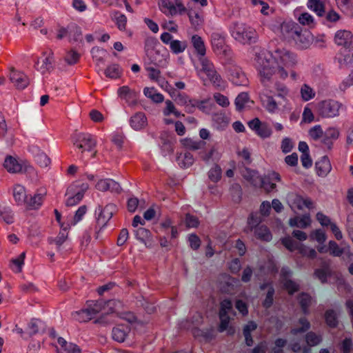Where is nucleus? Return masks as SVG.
I'll return each instance as SVG.
<instances>
[{
    "label": "nucleus",
    "instance_id": "f257e3e1",
    "mask_svg": "<svg viewBox=\"0 0 353 353\" xmlns=\"http://www.w3.org/2000/svg\"><path fill=\"white\" fill-rule=\"evenodd\" d=\"M72 140L74 147L81 153V159L83 158V154L85 152H93L91 157H94L96 156L97 151L94 149L97 142L92 134L81 132L75 133Z\"/></svg>",
    "mask_w": 353,
    "mask_h": 353
},
{
    "label": "nucleus",
    "instance_id": "f03ea898",
    "mask_svg": "<svg viewBox=\"0 0 353 353\" xmlns=\"http://www.w3.org/2000/svg\"><path fill=\"white\" fill-rule=\"evenodd\" d=\"M145 56L143 58L144 67L149 72L148 75L151 80L154 79V39L149 37L145 43Z\"/></svg>",
    "mask_w": 353,
    "mask_h": 353
},
{
    "label": "nucleus",
    "instance_id": "7ed1b4c3",
    "mask_svg": "<svg viewBox=\"0 0 353 353\" xmlns=\"http://www.w3.org/2000/svg\"><path fill=\"white\" fill-rule=\"evenodd\" d=\"M159 6L163 13L172 16L177 14H182L187 12L182 0H159Z\"/></svg>",
    "mask_w": 353,
    "mask_h": 353
},
{
    "label": "nucleus",
    "instance_id": "20e7f679",
    "mask_svg": "<svg viewBox=\"0 0 353 353\" xmlns=\"http://www.w3.org/2000/svg\"><path fill=\"white\" fill-rule=\"evenodd\" d=\"M234 39L243 44H252L257 41L256 31L250 27H237L234 32Z\"/></svg>",
    "mask_w": 353,
    "mask_h": 353
},
{
    "label": "nucleus",
    "instance_id": "39448f33",
    "mask_svg": "<svg viewBox=\"0 0 353 353\" xmlns=\"http://www.w3.org/2000/svg\"><path fill=\"white\" fill-rule=\"evenodd\" d=\"M341 105L334 100H326L319 103V111L323 117H334L339 115Z\"/></svg>",
    "mask_w": 353,
    "mask_h": 353
},
{
    "label": "nucleus",
    "instance_id": "423d86ee",
    "mask_svg": "<svg viewBox=\"0 0 353 353\" xmlns=\"http://www.w3.org/2000/svg\"><path fill=\"white\" fill-rule=\"evenodd\" d=\"M281 180V176L279 173L271 172L261 177L259 187L263 188L266 193L275 192L276 190V183L280 182Z\"/></svg>",
    "mask_w": 353,
    "mask_h": 353
},
{
    "label": "nucleus",
    "instance_id": "0eeeda50",
    "mask_svg": "<svg viewBox=\"0 0 353 353\" xmlns=\"http://www.w3.org/2000/svg\"><path fill=\"white\" fill-rule=\"evenodd\" d=\"M212 46L214 52L227 57L230 54V48L226 44L225 39L223 36L219 33H214L212 35Z\"/></svg>",
    "mask_w": 353,
    "mask_h": 353
},
{
    "label": "nucleus",
    "instance_id": "6e6552de",
    "mask_svg": "<svg viewBox=\"0 0 353 353\" xmlns=\"http://www.w3.org/2000/svg\"><path fill=\"white\" fill-rule=\"evenodd\" d=\"M301 27L293 21H284L281 24L280 31L283 38L285 40H292L295 39Z\"/></svg>",
    "mask_w": 353,
    "mask_h": 353
},
{
    "label": "nucleus",
    "instance_id": "1a4fd4ad",
    "mask_svg": "<svg viewBox=\"0 0 353 353\" xmlns=\"http://www.w3.org/2000/svg\"><path fill=\"white\" fill-rule=\"evenodd\" d=\"M10 80L18 89H24L29 84L28 77L24 73L15 70L14 68H10Z\"/></svg>",
    "mask_w": 353,
    "mask_h": 353
},
{
    "label": "nucleus",
    "instance_id": "9d476101",
    "mask_svg": "<svg viewBox=\"0 0 353 353\" xmlns=\"http://www.w3.org/2000/svg\"><path fill=\"white\" fill-rule=\"evenodd\" d=\"M201 61L202 70L208 76L211 81L214 84L219 85L221 83V77L216 74L213 64L203 57L201 58Z\"/></svg>",
    "mask_w": 353,
    "mask_h": 353
},
{
    "label": "nucleus",
    "instance_id": "9b49d317",
    "mask_svg": "<svg viewBox=\"0 0 353 353\" xmlns=\"http://www.w3.org/2000/svg\"><path fill=\"white\" fill-rule=\"evenodd\" d=\"M95 188L102 192L110 191L112 192L119 193L121 190L120 185L115 181L110 179H101L99 180Z\"/></svg>",
    "mask_w": 353,
    "mask_h": 353
},
{
    "label": "nucleus",
    "instance_id": "f8f14e48",
    "mask_svg": "<svg viewBox=\"0 0 353 353\" xmlns=\"http://www.w3.org/2000/svg\"><path fill=\"white\" fill-rule=\"evenodd\" d=\"M274 63L265 59H259V73L263 79L269 80L274 72Z\"/></svg>",
    "mask_w": 353,
    "mask_h": 353
},
{
    "label": "nucleus",
    "instance_id": "ddd939ff",
    "mask_svg": "<svg viewBox=\"0 0 353 353\" xmlns=\"http://www.w3.org/2000/svg\"><path fill=\"white\" fill-rule=\"evenodd\" d=\"M114 205L112 204L106 205L103 208H99V214L97 218V225L105 226L112 218Z\"/></svg>",
    "mask_w": 353,
    "mask_h": 353
},
{
    "label": "nucleus",
    "instance_id": "4468645a",
    "mask_svg": "<svg viewBox=\"0 0 353 353\" xmlns=\"http://www.w3.org/2000/svg\"><path fill=\"white\" fill-rule=\"evenodd\" d=\"M136 238L143 242L146 247L152 248L154 246V241L152 232L144 228H139L134 230Z\"/></svg>",
    "mask_w": 353,
    "mask_h": 353
},
{
    "label": "nucleus",
    "instance_id": "2eb2a0df",
    "mask_svg": "<svg viewBox=\"0 0 353 353\" xmlns=\"http://www.w3.org/2000/svg\"><path fill=\"white\" fill-rule=\"evenodd\" d=\"M130 125L134 130H141L148 125V119L143 112H138L130 119Z\"/></svg>",
    "mask_w": 353,
    "mask_h": 353
},
{
    "label": "nucleus",
    "instance_id": "dca6fc26",
    "mask_svg": "<svg viewBox=\"0 0 353 353\" xmlns=\"http://www.w3.org/2000/svg\"><path fill=\"white\" fill-rule=\"evenodd\" d=\"M312 41L313 37L312 33L309 30H303L301 28L294 39V41L302 48H307L312 43Z\"/></svg>",
    "mask_w": 353,
    "mask_h": 353
},
{
    "label": "nucleus",
    "instance_id": "f3484780",
    "mask_svg": "<svg viewBox=\"0 0 353 353\" xmlns=\"http://www.w3.org/2000/svg\"><path fill=\"white\" fill-rule=\"evenodd\" d=\"M3 166L10 173H19L22 171L23 168V164L12 156L6 157Z\"/></svg>",
    "mask_w": 353,
    "mask_h": 353
},
{
    "label": "nucleus",
    "instance_id": "a211bd4d",
    "mask_svg": "<svg viewBox=\"0 0 353 353\" xmlns=\"http://www.w3.org/2000/svg\"><path fill=\"white\" fill-rule=\"evenodd\" d=\"M46 325L44 322L39 319H32L28 324L26 333L30 336L45 332Z\"/></svg>",
    "mask_w": 353,
    "mask_h": 353
},
{
    "label": "nucleus",
    "instance_id": "6ab92c4d",
    "mask_svg": "<svg viewBox=\"0 0 353 353\" xmlns=\"http://www.w3.org/2000/svg\"><path fill=\"white\" fill-rule=\"evenodd\" d=\"M316 169L319 176H325L332 170V165L327 157H323L316 163Z\"/></svg>",
    "mask_w": 353,
    "mask_h": 353
},
{
    "label": "nucleus",
    "instance_id": "aec40b11",
    "mask_svg": "<svg viewBox=\"0 0 353 353\" xmlns=\"http://www.w3.org/2000/svg\"><path fill=\"white\" fill-rule=\"evenodd\" d=\"M352 34L347 30H339L335 35V42L339 46L348 47L352 43Z\"/></svg>",
    "mask_w": 353,
    "mask_h": 353
},
{
    "label": "nucleus",
    "instance_id": "412c9836",
    "mask_svg": "<svg viewBox=\"0 0 353 353\" xmlns=\"http://www.w3.org/2000/svg\"><path fill=\"white\" fill-rule=\"evenodd\" d=\"M145 208L144 200H139L134 196H130L127 200V210L130 213H134L137 210H143Z\"/></svg>",
    "mask_w": 353,
    "mask_h": 353
},
{
    "label": "nucleus",
    "instance_id": "4be33fe9",
    "mask_svg": "<svg viewBox=\"0 0 353 353\" xmlns=\"http://www.w3.org/2000/svg\"><path fill=\"white\" fill-rule=\"evenodd\" d=\"M128 332V327L122 325H118L112 329V339L117 342L123 343L125 341Z\"/></svg>",
    "mask_w": 353,
    "mask_h": 353
},
{
    "label": "nucleus",
    "instance_id": "5701e85b",
    "mask_svg": "<svg viewBox=\"0 0 353 353\" xmlns=\"http://www.w3.org/2000/svg\"><path fill=\"white\" fill-rule=\"evenodd\" d=\"M13 196L19 205L26 203L28 196L25 188L19 184L14 185L13 187Z\"/></svg>",
    "mask_w": 353,
    "mask_h": 353
},
{
    "label": "nucleus",
    "instance_id": "b1692460",
    "mask_svg": "<svg viewBox=\"0 0 353 353\" xmlns=\"http://www.w3.org/2000/svg\"><path fill=\"white\" fill-rule=\"evenodd\" d=\"M275 54L285 65H290L295 63L293 54L285 49H277Z\"/></svg>",
    "mask_w": 353,
    "mask_h": 353
},
{
    "label": "nucleus",
    "instance_id": "393cba45",
    "mask_svg": "<svg viewBox=\"0 0 353 353\" xmlns=\"http://www.w3.org/2000/svg\"><path fill=\"white\" fill-rule=\"evenodd\" d=\"M311 219L310 215H303V216H295L294 218L290 219L289 224L292 227H298L301 228H305L310 225Z\"/></svg>",
    "mask_w": 353,
    "mask_h": 353
},
{
    "label": "nucleus",
    "instance_id": "a878e982",
    "mask_svg": "<svg viewBox=\"0 0 353 353\" xmlns=\"http://www.w3.org/2000/svg\"><path fill=\"white\" fill-rule=\"evenodd\" d=\"M176 100L177 103L181 105L185 106V111L188 113L193 112V100L190 99L187 94L179 93L176 96Z\"/></svg>",
    "mask_w": 353,
    "mask_h": 353
},
{
    "label": "nucleus",
    "instance_id": "bb28decb",
    "mask_svg": "<svg viewBox=\"0 0 353 353\" xmlns=\"http://www.w3.org/2000/svg\"><path fill=\"white\" fill-rule=\"evenodd\" d=\"M193 334L195 337L200 338L205 341H210L215 336L214 330L212 327L205 330L194 329Z\"/></svg>",
    "mask_w": 353,
    "mask_h": 353
},
{
    "label": "nucleus",
    "instance_id": "cd10ccee",
    "mask_svg": "<svg viewBox=\"0 0 353 353\" xmlns=\"http://www.w3.org/2000/svg\"><path fill=\"white\" fill-rule=\"evenodd\" d=\"M243 177L248 181L252 185L258 187L261 179V176L255 170L246 168L243 174Z\"/></svg>",
    "mask_w": 353,
    "mask_h": 353
},
{
    "label": "nucleus",
    "instance_id": "c85d7f7f",
    "mask_svg": "<svg viewBox=\"0 0 353 353\" xmlns=\"http://www.w3.org/2000/svg\"><path fill=\"white\" fill-rule=\"evenodd\" d=\"M307 6L319 17H322L325 13V5L321 0H308Z\"/></svg>",
    "mask_w": 353,
    "mask_h": 353
},
{
    "label": "nucleus",
    "instance_id": "c756f323",
    "mask_svg": "<svg viewBox=\"0 0 353 353\" xmlns=\"http://www.w3.org/2000/svg\"><path fill=\"white\" fill-rule=\"evenodd\" d=\"M305 339L307 345L314 347L319 345L322 342L323 336L321 334L311 331L305 334Z\"/></svg>",
    "mask_w": 353,
    "mask_h": 353
},
{
    "label": "nucleus",
    "instance_id": "7c9ffc66",
    "mask_svg": "<svg viewBox=\"0 0 353 353\" xmlns=\"http://www.w3.org/2000/svg\"><path fill=\"white\" fill-rule=\"evenodd\" d=\"M72 193V188L70 187L67 190V195H69L66 200V205L68 206H73L78 204L83 197V192L79 191L74 195H70Z\"/></svg>",
    "mask_w": 353,
    "mask_h": 353
},
{
    "label": "nucleus",
    "instance_id": "2f4dec72",
    "mask_svg": "<svg viewBox=\"0 0 353 353\" xmlns=\"http://www.w3.org/2000/svg\"><path fill=\"white\" fill-rule=\"evenodd\" d=\"M254 236L262 241H269L272 239V234L268 228L265 225H261L254 230Z\"/></svg>",
    "mask_w": 353,
    "mask_h": 353
},
{
    "label": "nucleus",
    "instance_id": "473e14b6",
    "mask_svg": "<svg viewBox=\"0 0 353 353\" xmlns=\"http://www.w3.org/2000/svg\"><path fill=\"white\" fill-rule=\"evenodd\" d=\"M326 324L332 327H336L339 324L337 314L334 310H327L324 314Z\"/></svg>",
    "mask_w": 353,
    "mask_h": 353
},
{
    "label": "nucleus",
    "instance_id": "72a5a7b5",
    "mask_svg": "<svg viewBox=\"0 0 353 353\" xmlns=\"http://www.w3.org/2000/svg\"><path fill=\"white\" fill-rule=\"evenodd\" d=\"M310 328V323L308 320L302 317L300 318L298 321V327L293 328L291 330V333L294 335H296L299 333H303L307 331Z\"/></svg>",
    "mask_w": 353,
    "mask_h": 353
},
{
    "label": "nucleus",
    "instance_id": "f704fd0d",
    "mask_svg": "<svg viewBox=\"0 0 353 353\" xmlns=\"http://www.w3.org/2000/svg\"><path fill=\"white\" fill-rule=\"evenodd\" d=\"M87 309H88L92 319L102 310L103 307L102 301H87Z\"/></svg>",
    "mask_w": 353,
    "mask_h": 353
},
{
    "label": "nucleus",
    "instance_id": "c9c22d12",
    "mask_svg": "<svg viewBox=\"0 0 353 353\" xmlns=\"http://www.w3.org/2000/svg\"><path fill=\"white\" fill-rule=\"evenodd\" d=\"M181 143L184 147L189 150H196L204 147L205 143L203 141H196L190 138H185L181 140Z\"/></svg>",
    "mask_w": 353,
    "mask_h": 353
},
{
    "label": "nucleus",
    "instance_id": "e433bc0d",
    "mask_svg": "<svg viewBox=\"0 0 353 353\" xmlns=\"http://www.w3.org/2000/svg\"><path fill=\"white\" fill-rule=\"evenodd\" d=\"M220 324L219 326V331L223 332L225 330H228V334H232L234 332V330L229 326L230 317L228 314H219Z\"/></svg>",
    "mask_w": 353,
    "mask_h": 353
},
{
    "label": "nucleus",
    "instance_id": "4c0bfd02",
    "mask_svg": "<svg viewBox=\"0 0 353 353\" xmlns=\"http://www.w3.org/2000/svg\"><path fill=\"white\" fill-rule=\"evenodd\" d=\"M186 12L188 13L191 24L194 27L196 28L201 26L203 22V17L199 12L192 10H187Z\"/></svg>",
    "mask_w": 353,
    "mask_h": 353
},
{
    "label": "nucleus",
    "instance_id": "58836bf2",
    "mask_svg": "<svg viewBox=\"0 0 353 353\" xmlns=\"http://www.w3.org/2000/svg\"><path fill=\"white\" fill-rule=\"evenodd\" d=\"M43 194H36L33 196H30V199H27L26 203L31 208H39L43 201Z\"/></svg>",
    "mask_w": 353,
    "mask_h": 353
},
{
    "label": "nucleus",
    "instance_id": "ea45409f",
    "mask_svg": "<svg viewBox=\"0 0 353 353\" xmlns=\"http://www.w3.org/2000/svg\"><path fill=\"white\" fill-rule=\"evenodd\" d=\"M112 18L115 21L116 24L120 30H124L125 29L127 18L123 14L120 12L115 11L113 13Z\"/></svg>",
    "mask_w": 353,
    "mask_h": 353
},
{
    "label": "nucleus",
    "instance_id": "a19ab883",
    "mask_svg": "<svg viewBox=\"0 0 353 353\" xmlns=\"http://www.w3.org/2000/svg\"><path fill=\"white\" fill-rule=\"evenodd\" d=\"M82 41V32L81 29L76 26H72L70 28V32H69V41L70 43L72 42H78Z\"/></svg>",
    "mask_w": 353,
    "mask_h": 353
},
{
    "label": "nucleus",
    "instance_id": "79ce46f5",
    "mask_svg": "<svg viewBox=\"0 0 353 353\" xmlns=\"http://www.w3.org/2000/svg\"><path fill=\"white\" fill-rule=\"evenodd\" d=\"M192 41L197 52L203 56L205 54V47L201 37L198 35H194L192 37Z\"/></svg>",
    "mask_w": 353,
    "mask_h": 353
},
{
    "label": "nucleus",
    "instance_id": "37998d69",
    "mask_svg": "<svg viewBox=\"0 0 353 353\" xmlns=\"http://www.w3.org/2000/svg\"><path fill=\"white\" fill-rule=\"evenodd\" d=\"M297 20L302 26L312 27L314 25V19L313 17L306 12L301 13Z\"/></svg>",
    "mask_w": 353,
    "mask_h": 353
},
{
    "label": "nucleus",
    "instance_id": "c03bdc74",
    "mask_svg": "<svg viewBox=\"0 0 353 353\" xmlns=\"http://www.w3.org/2000/svg\"><path fill=\"white\" fill-rule=\"evenodd\" d=\"M105 74L107 77L117 79L120 77L121 69L119 65L112 64L105 70Z\"/></svg>",
    "mask_w": 353,
    "mask_h": 353
},
{
    "label": "nucleus",
    "instance_id": "a18cd8bd",
    "mask_svg": "<svg viewBox=\"0 0 353 353\" xmlns=\"http://www.w3.org/2000/svg\"><path fill=\"white\" fill-rule=\"evenodd\" d=\"M299 301L303 312L307 314L308 312V307L312 303V297L307 294L303 293L299 296Z\"/></svg>",
    "mask_w": 353,
    "mask_h": 353
},
{
    "label": "nucleus",
    "instance_id": "49530a36",
    "mask_svg": "<svg viewBox=\"0 0 353 353\" xmlns=\"http://www.w3.org/2000/svg\"><path fill=\"white\" fill-rule=\"evenodd\" d=\"M26 257V252L21 253L18 257L13 259L11 262L12 264V270L16 272H20L22 270V266L24 263V259Z\"/></svg>",
    "mask_w": 353,
    "mask_h": 353
},
{
    "label": "nucleus",
    "instance_id": "de8ad7c7",
    "mask_svg": "<svg viewBox=\"0 0 353 353\" xmlns=\"http://www.w3.org/2000/svg\"><path fill=\"white\" fill-rule=\"evenodd\" d=\"M249 102L248 94L245 92L239 94L235 100V105L239 110H243Z\"/></svg>",
    "mask_w": 353,
    "mask_h": 353
},
{
    "label": "nucleus",
    "instance_id": "09e8293b",
    "mask_svg": "<svg viewBox=\"0 0 353 353\" xmlns=\"http://www.w3.org/2000/svg\"><path fill=\"white\" fill-rule=\"evenodd\" d=\"M328 250L330 251V254L333 256H341L344 252V248H340L339 245L334 241H329Z\"/></svg>",
    "mask_w": 353,
    "mask_h": 353
},
{
    "label": "nucleus",
    "instance_id": "8fccbe9b",
    "mask_svg": "<svg viewBox=\"0 0 353 353\" xmlns=\"http://www.w3.org/2000/svg\"><path fill=\"white\" fill-rule=\"evenodd\" d=\"M80 58V54L74 50H70L67 52L65 56V61L69 65L77 63Z\"/></svg>",
    "mask_w": 353,
    "mask_h": 353
},
{
    "label": "nucleus",
    "instance_id": "3c124183",
    "mask_svg": "<svg viewBox=\"0 0 353 353\" xmlns=\"http://www.w3.org/2000/svg\"><path fill=\"white\" fill-rule=\"evenodd\" d=\"M74 318L79 322H87L92 319L88 309H83L76 312Z\"/></svg>",
    "mask_w": 353,
    "mask_h": 353
},
{
    "label": "nucleus",
    "instance_id": "603ef678",
    "mask_svg": "<svg viewBox=\"0 0 353 353\" xmlns=\"http://www.w3.org/2000/svg\"><path fill=\"white\" fill-rule=\"evenodd\" d=\"M282 244L290 251L299 250L300 245L296 243L290 236H287L281 240Z\"/></svg>",
    "mask_w": 353,
    "mask_h": 353
},
{
    "label": "nucleus",
    "instance_id": "864d4df0",
    "mask_svg": "<svg viewBox=\"0 0 353 353\" xmlns=\"http://www.w3.org/2000/svg\"><path fill=\"white\" fill-rule=\"evenodd\" d=\"M283 285L290 294L299 291V285L291 279H285L283 281Z\"/></svg>",
    "mask_w": 353,
    "mask_h": 353
},
{
    "label": "nucleus",
    "instance_id": "5fc2aeb1",
    "mask_svg": "<svg viewBox=\"0 0 353 353\" xmlns=\"http://www.w3.org/2000/svg\"><path fill=\"white\" fill-rule=\"evenodd\" d=\"M53 53L50 51L48 55L45 58L43 61V65L40 68L42 73H45L47 71H49L52 68V63H53Z\"/></svg>",
    "mask_w": 353,
    "mask_h": 353
},
{
    "label": "nucleus",
    "instance_id": "6e6d98bb",
    "mask_svg": "<svg viewBox=\"0 0 353 353\" xmlns=\"http://www.w3.org/2000/svg\"><path fill=\"white\" fill-rule=\"evenodd\" d=\"M301 94L302 99L305 101L312 99L315 94L313 90L306 84L302 86Z\"/></svg>",
    "mask_w": 353,
    "mask_h": 353
},
{
    "label": "nucleus",
    "instance_id": "4d7b16f0",
    "mask_svg": "<svg viewBox=\"0 0 353 353\" xmlns=\"http://www.w3.org/2000/svg\"><path fill=\"white\" fill-rule=\"evenodd\" d=\"M36 162L41 167H47L50 163V158L43 152H40L35 156Z\"/></svg>",
    "mask_w": 353,
    "mask_h": 353
},
{
    "label": "nucleus",
    "instance_id": "13d9d810",
    "mask_svg": "<svg viewBox=\"0 0 353 353\" xmlns=\"http://www.w3.org/2000/svg\"><path fill=\"white\" fill-rule=\"evenodd\" d=\"M299 251L304 256H307L310 259H314L316 257V252L314 249L307 248L303 245H300Z\"/></svg>",
    "mask_w": 353,
    "mask_h": 353
},
{
    "label": "nucleus",
    "instance_id": "bf43d9fd",
    "mask_svg": "<svg viewBox=\"0 0 353 353\" xmlns=\"http://www.w3.org/2000/svg\"><path fill=\"white\" fill-rule=\"evenodd\" d=\"M263 101L269 112H274L277 109V103L272 97L267 96Z\"/></svg>",
    "mask_w": 353,
    "mask_h": 353
},
{
    "label": "nucleus",
    "instance_id": "052dcab7",
    "mask_svg": "<svg viewBox=\"0 0 353 353\" xmlns=\"http://www.w3.org/2000/svg\"><path fill=\"white\" fill-rule=\"evenodd\" d=\"M232 308V302L228 299H224L221 302L219 314H228Z\"/></svg>",
    "mask_w": 353,
    "mask_h": 353
},
{
    "label": "nucleus",
    "instance_id": "680f3d73",
    "mask_svg": "<svg viewBox=\"0 0 353 353\" xmlns=\"http://www.w3.org/2000/svg\"><path fill=\"white\" fill-rule=\"evenodd\" d=\"M274 294V290L272 287H269L265 299L263 303V305L266 307L269 308L271 307V305L273 303V296Z\"/></svg>",
    "mask_w": 353,
    "mask_h": 353
},
{
    "label": "nucleus",
    "instance_id": "e2e57ef3",
    "mask_svg": "<svg viewBox=\"0 0 353 353\" xmlns=\"http://www.w3.org/2000/svg\"><path fill=\"white\" fill-rule=\"evenodd\" d=\"M221 170L218 165H215L209 172V178L214 182L218 181L221 179Z\"/></svg>",
    "mask_w": 353,
    "mask_h": 353
},
{
    "label": "nucleus",
    "instance_id": "0e129e2a",
    "mask_svg": "<svg viewBox=\"0 0 353 353\" xmlns=\"http://www.w3.org/2000/svg\"><path fill=\"white\" fill-rule=\"evenodd\" d=\"M214 99L216 102L222 107H228L230 105L228 98L221 93H215L214 94Z\"/></svg>",
    "mask_w": 353,
    "mask_h": 353
},
{
    "label": "nucleus",
    "instance_id": "69168bd1",
    "mask_svg": "<svg viewBox=\"0 0 353 353\" xmlns=\"http://www.w3.org/2000/svg\"><path fill=\"white\" fill-rule=\"evenodd\" d=\"M123 100H125V102L130 106H134V105H136L137 104L138 93L132 90L130 92V93L128 94V96H126V98H125Z\"/></svg>",
    "mask_w": 353,
    "mask_h": 353
},
{
    "label": "nucleus",
    "instance_id": "338daca9",
    "mask_svg": "<svg viewBox=\"0 0 353 353\" xmlns=\"http://www.w3.org/2000/svg\"><path fill=\"white\" fill-rule=\"evenodd\" d=\"M259 222L260 220L256 215L253 213L250 214L248 221V230L251 232L253 231L256 228H257L256 226L259 225Z\"/></svg>",
    "mask_w": 353,
    "mask_h": 353
},
{
    "label": "nucleus",
    "instance_id": "774afa93",
    "mask_svg": "<svg viewBox=\"0 0 353 353\" xmlns=\"http://www.w3.org/2000/svg\"><path fill=\"white\" fill-rule=\"evenodd\" d=\"M61 353H81V350L77 345L70 343L62 348Z\"/></svg>",
    "mask_w": 353,
    "mask_h": 353
}]
</instances>
